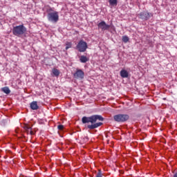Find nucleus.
I'll return each instance as SVG.
<instances>
[{
	"mask_svg": "<svg viewBox=\"0 0 177 177\" xmlns=\"http://www.w3.org/2000/svg\"><path fill=\"white\" fill-rule=\"evenodd\" d=\"M57 128L59 131H63V129H64V126L63 124H59L57 126Z\"/></svg>",
	"mask_w": 177,
	"mask_h": 177,
	"instance_id": "f3484780",
	"label": "nucleus"
},
{
	"mask_svg": "<svg viewBox=\"0 0 177 177\" xmlns=\"http://www.w3.org/2000/svg\"><path fill=\"white\" fill-rule=\"evenodd\" d=\"M97 28L102 29V31H106L110 28V25H107L106 21H102L97 24Z\"/></svg>",
	"mask_w": 177,
	"mask_h": 177,
	"instance_id": "6e6552de",
	"label": "nucleus"
},
{
	"mask_svg": "<svg viewBox=\"0 0 177 177\" xmlns=\"http://www.w3.org/2000/svg\"><path fill=\"white\" fill-rule=\"evenodd\" d=\"M116 122H125L129 120V115L127 114H118L113 116Z\"/></svg>",
	"mask_w": 177,
	"mask_h": 177,
	"instance_id": "20e7f679",
	"label": "nucleus"
},
{
	"mask_svg": "<svg viewBox=\"0 0 177 177\" xmlns=\"http://www.w3.org/2000/svg\"><path fill=\"white\" fill-rule=\"evenodd\" d=\"M48 12L47 15V18L48 21H52L53 23H57L59 21V12L57 11H53L52 8L48 10Z\"/></svg>",
	"mask_w": 177,
	"mask_h": 177,
	"instance_id": "7ed1b4c3",
	"label": "nucleus"
},
{
	"mask_svg": "<svg viewBox=\"0 0 177 177\" xmlns=\"http://www.w3.org/2000/svg\"><path fill=\"white\" fill-rule=\"evenodd\" d=\"M26 32H27V28H26L24 24L12 28V34L16 37H21V35L26 34Z\"/></svg>",
	"mask_w": 177,
	"mask_h": 177,
	"instance_id": "f03ea898",
	"label": "nucleus"
},
{
	"mask_svg": "<svg viewBox=\"0 0 177 177\" xmlns=\"http://www.w3.org/2000/svg\"><path fill=\"white\" fill-rule=\"evenodd\" d=\"M85 73L81 69H78L76 72L73 74L74 78H77V80H84V76Z\"/></svg>",
	"mask_w": 177,
	"mask_h": 177,
	"instance_id": "0eeeda50",
	"label": "nucleus"
},
{
	"mask_svg": "<svg viewBox=\"0 0 177 177\" xmlns=\"http://www.w3.org/2000/svg\"><path fill=\"white\" fill-rule=\"evenodd\" d=\"M104 118L102 117L100 115H93L90 117L84 116L82 118V124H89L91 122V124H88V129H96V128H99V127H102L103 125L102 122H97L96 121H104Z\"/></svg>",
	"mask_w": 177,
	"mask_h": 177,
	"instance_id": "f257e3e1",
	"label": "nucleus"
},
{
	"mask_svg": "<svg viewBox=\"0 0 177 177\" xmlns=\"http://www.w3.org/2000/svg\"><path fill=\"white\" fill-rule=\"evenodd\" d=\"M29 133L30 135H34V131H32V130L31 129L30 130Z\"/></svg>",
	"mask_w": 177,
	"mask_h": 177,
	"instance_id": "aec40b11",
	"label": "nucleus"
},
{
	"mask_svg": "<svg viewBox=\"0 0 177 177\" xmlns=\"http://www.w3.org/2000/svg\"><path fill=\"white\" fill-rule=\"evenodd\" d=\"M138 17L139 19L147 21V20H149V19H150V17H153V14L147 11H143L138 15Z\"/></svg>",
	"mask_w": 177,
	"mask_h": 177,
	"instance_id": "423d86ee",
	"label": "nucleus"
},
{
	"mask_svg": "<svg viewBox=\"0 0 177 177\" xmlns=\"http://www.w3.org/2000/svg\"><path fill=\"white\" fill-rule=\"evenodd\" d=\"M96 177H102V173L100 171V172H98L97 174V175H96Z\"/></svg>",
	"mask_w": 177,
	"mask_h": 177,
	"instance_id": "6ab92c4d",
	"label": "nucleus"
},
{
	"mask_svg": "<svg viewBox=\"0 0 177 177\" xmlns=\"http://www.w3.org/2000/svg\"><path fill=\"white\" fill-rule=\"evenodd\" d=\"M122 39V41L124 42V44H127V42L129 41V37H128V36H123Z\"/></svg>",
	"mask_w": 177,
	"mask_h": 177,
	"instance_id": "2eb2a0df",
	"label": "nucleus"
},
{
	"mask_svg": "<svg viewBox=\"0 0 177 177\" xmlns=\"http://www.w3.org/2000/svg\"><path fill=\"white\" fill-rule=\"evenodd\" d=\"M120 77H122V78H128V77H129V73L127 70L123 69L120 71Z\"/></svg>",
	"mask_w": 177,
	"mask_h": 177,
	"instance_id": "9d476101",
	"label": "nucleus"
},
{
	"mask_svg": "<svg viewBox=\"0 0 177 177\" xmlns=\"http://www.w3.org/2000/svg\"><path fill=\"white\" fill-rule=\"evenodd\" d=\"M52 73L55 77H59V75H60V72L56 68H53Z\"/></svg>",
	"mask_w": 177,
	"mask_h": 177,
	"instance_id": "ddd939ff",
	"label": "nucleus"
},
{
	"mask_svg": "<svg viewBox=\"0 0 177 177\" xmlns=\"http://www.w3.org/2000/svg\"><path fill=\"white\" fill-rule=\"evenodd\" d=\"M80 61L81 63H86V62H89V59L85 55H82L80 58Z\"/></svg>",
	"mask_w": 177,
	"mask_h": 177,
	"instance_id": "f8f14e48",
	"label": "nucleus"
},
{
	"mask_svg": "<svg viewBox=\"0 0 177 177\" xmlns=\"http://www.w3.org/2000/svg\"><path fill=\"white\" fill-rule=\"evenodd\" d=\"M110 5H117V0H109Z\"/></svg>",
	"mask_w": 177,
	"mask_h": 177,
	"instance_id": "dca6fc26",
	"label": "nucleus"
},
{
	"mask_svg": "<svg viewBox=\"0 0 177 177\" xmlns=\"http://www.w3.org/2000/svg\"><path fill=\"white\" fill-rule=\"evenodd\" d=\"M71 46H73V44L71 42L67 41L66 43V50L70 49V48H71Z\"/></svg>",
	"mask_w": 177,
	"mask_h": 177,
	"instance_id": "4468645a",
	"label": "nucleus"
},
{
	"mask_svg": "<svg viewBox=\"0 0 177 177\" xmlns=\"http://www.w3.org/2000/svg\"><path fill=\"white\" fill-rule=\"evenodd\" d=\"M173 177H177V172H176V173L174 174Z\"/></svg>",
	"mask_w": 177,
	"mask_h": 177,
	"instance_id": "412c9836",
	"label": "nucleus"
},
{
	"mask_svg": "<svg viewBox=\"0 0 177 177\" xmlns=\"http://www.w3.org/2000/svg\"><path fill=\"white\" fill-rule=\"evenodd\" d=\"M31 129H31V127H25V131H26V132H27L28 133H30V131Z\"/></svg>",
	"mask_w": 177,
	"mask_h": 177,
	"instance_id": "a211bd4d",
	"label": "nucleus"
},
{
	"mask_svg": "<svg viewBox=\"0 0 177 177\" xmlns=\"http://www.w3.org/2000/svg\"><path fill=\"white\" fill-rule=\"evenodd\" d=\"M1 92H3V93H6V95H9L10 93V89L8 86H5L1 88Z\"/></svg>",
	"mask_w": 177,
	"mask_h": 177,
	"instance_id": "9b49d317",
	"label": "nucleus"
},
{
	"mask_svg": "<svg viewBox=\"0 0 177 177\" xmlns=\"http://www.w3.org/2000/svg\"><path fill=\"white\" fill-rule=\"evenodd\" d=\"M30 107L31 110H38L39 109V106H38V103L37 101H33L30 103Z\"/></svg>",
	"mask_w": 177,
	"mask_h": 177,
	"instance_id": "1a4fd4ad",
	"label": "nucleus"
},
{
	"mask_svg": "<svg viewBox=\"0 0 177 177\" xmlns=\"http://www.w3.org/2000/svg\"><path fill=\"white\" fill-rule=\"evenodd\" d=\"M76 49H77L79 52H86V49H88V43L84 40H80L76 46Z\"/></svg>",
	"mask_w": 177,
	"mask_h": 177,
	"instance_id": "39448f33",
	"label": "nucleus"
}]
</instances>
